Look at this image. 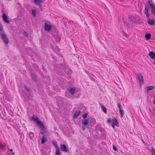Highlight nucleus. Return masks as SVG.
Instances as JSON below:
<instances>
[{"label": "nucleus", "mask_w": 155, "mask_h": 155, "mask_svg": "<svg viewBox=\"0 0 155 155\" xmlns=\"http://www.w3.org/2000/svg\"><path fill=\"white\" fill-rule=\"evenodd\" d=\"M32 119L34 121L36 122L37 125L41 128H43L44 126L43 124L40 121L39 118L36 116H33L32 117Z\"/></svg>", "instance_id": "1"}, {"label": "nucleus", "mask_w": 155, "mask_h": 155, "mask_svg": "<svg viewBox=\"0 0 155 155\" xmlns=\"http://www.w3.org/2000/svg\"><path fill=\"white\" fill-rule=\"evenodd\" d=\"M149 4L150 6L152 14L155 16V5L152 0H149L148 1Z\"/></svg>", "instance_id": "2"}, {"label": "nucleus", "mask_w": 155, "mask_h": 155, "mask_svg": "<svg viewBox=\"0 0 155 155\" xmlns=\"http://www.w3.org/2000/svg\"><path fill=\"white\" fill-rule=\"evenodd\" d=\"M137 78L139 82L140 85H142L144 84V79L143 75L140 74H138L137 75Z\"/></svg>", "instance_id": "3"}, {"label": "nucleus", "mask_w": 155, "mask_h": 155, "mask_svg": "<svg viewBox=\"0 0 155 155\" xmlns=\"http://www.w3.org/2000/svg\"><path fill=\"white\" fill-rule=\"evenodd\" d=\"M89 119H86L83 120L81 124H82V127L83 130H85V126L87 125L89 123Z\"/></svg>", "instance_id": "4"}, {"label": "nucleus", "mask_w": 155, "mask_h": 155, "mask_svg": "<svg viewBox=\"0 0 155 155\" xmlns=\"http://www.w3.org/2000/svg\"><path fill=\"white\" fill-rule=\"evenodd\" d=\"M112 127L113 128H114L115 126L118 127L119 124L118 123L117 120L115 118H113L111 121Z\"/></svg>", "instance_id": "5"}, {"label": "nucleus", "mask_w": 155, "mask_h": 155, "mask_svg": "<svg viewBox=\"0 0 155 155\" xmlns=\"http://www.w3.org/2000/svg\"><path fill=\"white\" fill-rule=\"evenodd\" d=\"M155 87L154 86L151 85L147 86L145 88V90L147 92H148L150 90H152L154 89Z\"/></svg>", "instance_id": "6"}, {"label": "nucleus", "mask_w": 155, "mask_h": 155, "mask_svg": "<svg viewBox=\"0 0 155 155\" xmlns=\"http://www.w3.org/2000/svg\"><path fill=\"white\" fill-rule=\"evenodd\" d=\"M61 150L65 152H67L68 151V149L67 148L65 145L64 144H62L61 146Z\"/></svg>", "instance_id": "7"}, {"label": "nucleus", "mask_w": 155, "mask_h": 155, "mask_svg": "<svg viewBox=\"0 0 155 155\" xmlns=\"http://www.w3.org/2000/svg\"><path fill=\"white\" fill-rule=\"evenodd\" d=\"M2 18L4 21L6 23H9V21L8 20L7 17L5 14H3L2 15Z\"/></svg>", "instance_id": "8"}, {"label": "nucleus", "mask_w": 155, "mask_h": 155, "mask_svg": "<svg viewBox=\"0 0 155 155\" xmlns=\"http://www.w3.org/2000/svg\"><path fill=\"white\" fill-rule=\"evenodd\" d=\"M51 25L45 23V30L48 31H50L51 30Z\"/></svg>", "instance_id": "9"}, {"label": "nucleus", "mask_w": 155, "mask_h": 155, "mask_svg": "<svg viewBox=\"0 0 155 155\" xmlns=\"http://www.w3.org/2000/svg\"><path fill=\"white\" fill-rule=\"evenodd\" d=\"M149 55L151 58L154 59H155V53L153 51H150L149 54Z\"/></svg>", "instance_id": "10"}, {"label": "nucleus", "mask_w": 155, "mask_h": 155, "mask_svg": "<svg viewBox=\"0 0 155 155\" xmlns=\"http://www.w3.org/2000/svg\"><path fill=\"white\" fill-rule=\"evenodd\" d=\"M144 13L146 15V17L147 18V19H149V15L148 13V9L147 8L145 7V11Z\"/></svg>", "instance_id": "11"}, {"label": "nucleus", "mask_w": 155, "mask_h": 155, "mask_svg": "<svg viewBox=\"0 0 155 155\" xmlns=\"http://www.w3.org/2000/svg\"><path fill=\"white\" fill-rule=\"evenodd\" d=\"M68 90L72 94H73L74 93L75 89L74 87L70 88L68 89Z\"/></svg>", "instance_id": "12"}, {"label": "nucleus", "mask_w": 155, "mask_h": 155, "mask_svg": "<svg viewBox=\"0 0 155 155\" xmlns=\"http://www.w3.org/2000/svg\"><path fill=\"white\" fill-rule=\"evenodd\" d=\"M0 34L2 39H7L6 36L3 30L0 31Z\"/></svg>", "instance_id": "13"}, {"label": "nucleus", "mask_w": 155, "mask_h": 155, "mask_svg": "<svg viewBox=\"0 0 155 155\" xmlns=\"http://www.w3.org/2000/svg\"><path fill=\"white\" fill-rule=\"evenodd\" d=\"M148 23L150 24L151 25H153L154 24V21L152 19H148Z\"/></svg>", "instance_id": "14"}, {"label": "nucleus", "mask_w": 155, "mask_h": 155, "mask_svg": "<svg viewBox=\"0 0 155 155\" xmlns=\"http://www.w3.org/2000/svg\"><path fill=\"white\" fill-rule=\"evenodd\" d=\"M31 75L32 80L34 81H36L37 80V78L35 75L34 74L31 73Z\"/></svg>", "instance_id": "15"}, {"label": "nucleus", "mask_w": 155, "mask_h": 155, "mask_svg": "<svg viewBox=\"0 0 155 155\" xmlns=\"http://www.w3.org/2000/svg\"><path fill=\"white\" fill-rule=\"evenodd\" d=\"M34 2L36 4L40 5L42 2V0H34Z\"/></svg>", "instance_id": "16"}, {"label": "nucleus", "mask_w": 155, "mask_h": 155, "mask_svg": "<svg viewBox=\"0 0 155 155\" xmlns=\"http://www.w3.org/2000/svg\"><path fill=\"white\" fill-rule=\"evenodd\" d=\"M102 110L105 114H107V111L106 108L102 105H101Z\"/></svg>", "instance_id": "17"}, {"label": "nucleus", "mask_w": 155, "mask_h": 155, "mask_svg": "<svg viewBox=\"0 0 155 155\" xmlns=\"http://www.w3.org/2000/svg\"><path fill=\"white\" fill-rule=\"evenodd\" d=\"M80 114V111H78L76 112L74 114V118H76Z\"/></svg>", "instance_id": "18"}, {"label": "nucleus", "mask_w": 155, "mask_h": 155, "mask_svg": "<svg viewBox=\"0 0 155 155\" xmlns=\"http://www.w3.org/2000/svg\"><path fill=\"white\" fill-rule=\"evenodd\" d=\"M151 36V35L149 33H147L145 35V37L146 39H150Z\"/></svg>", "instance_id": "19"}, {"label": "nucleus", "mask_w": 155, "mask_h": 155, "mask_svg": "<svg viewBox=\"0 0 155 155\" xmlns=\"http://www.w3.org/2000/svg\"><path fill=\"white\" fill-rule=\"evenodd\" d=\"M119 112L121 117H123L124 115V111L123 109H120Z\"/></svg>", "instance_id": "20"}, {"label": "nucleus", "mask_w": 155, "mask_h": 155, "mask_svg": "<svg viewBox=\"0 0 155 155\" xmlns=\"http://www.w3.org/2000/svg\"><path fill=\"white\" fill-rule=\"evenodd\" d=\"M53 142L55 147L57 148V149H59L58 145L56 141H53Z\"/></svg>", "instance_id": "21"}, {"label": "nucleus", "mask_w": 155, "mask_h": 155, "mask_svg": "<svg viewBox=\"0 0 155 155\" xmlns=\"http://www.w3.org/2000/svg\"><path fill=\"white\" fill-rule=\"evenodd\" d=\"M46 141V139L44 137H43L41 140V143L43 144Z\"/></svg>", "instance_id": "22"}, {"label": "nucleus", "mask_w": 155, "mask_h": 155, "mask_svg": "<svg viewBox=\"0 0 155 155\" xmlns=\"http://www.w3.org/2000/svg\"><path fill=\"white\" fill-rule=\"evenodd\" d=\"M55 155H61L60 151L59 149H57V151L56 152Z\"/></svg>", "instance_id": "23"}, {"label": "nucleus", "mask_w": 155, "mask_h": 155, "mask_svg": "<svg viewBox=\"0 0 155 155\" xmlns=\"http://www.w3.org/2000/svg\"><path fill=\"white\" fill-rule=\"evenodd\" d=\"M34 133L32 132H30L29 134V136L31 139H32L34 137Z\"/></svg>", "instance_id": "24"}, {"label": "nucleus", "mask_w": 155, "mask_h": 155, "mask_svg": "<svg viewBox=\"0 0 155 155\" xmlns=\"http://www.w3.org/2000/svg\"><path fill=\"white\" fill-rule=\"evenodd\" d=\"M32 14L33 16H36V10L35 9L32 10Z\"/></svg>", "instance_id": "25"}, {"label": "nucleus", "mask_w": 155, "mask_h": 155, "mask_svg": "<svg viewBox=\"0 0 155 155\" xmlns=\"http://www.w3.org/2000/svg\"><path fill=\"white\" fill-rule=\"evenodd\" d=\"M3 42L6 45H7L9 42V41L8 39H3Z\"/></svg>", "instance_id": "26"}, {"label": "nucleus", "mask_w": 155, "mask_h": 155, "mask_svg": "<svg viewBox=\"0 0 155 155\" xmlns=\"http://www.w3.org/2000/svg\"><path fill=\"white\" fill-rule=\"evenodd\" d=\"M5 148V146L4 145L0 143V148L4 149Z\"/></svg>", "instance_id": "27"}, {"label": "nucleus", "mask_w": 155, "mask_h": 155, "mask_svg": "<svg viewBox=\"0 0 155 155\" xmlns=\"http://www.w3.org/2000/svg\"><path fill=\"white\" fill-rule=\"evenodd\" d=\"M3 26H2V24L0 22V31H3Z\"/></svg>", "instance_id": "28"}, {"label": "nucleus", "mask_w": 155, "mask_h": 155, "mask_svg": "<svg viewBox=\"0 0 155 155\" xmlns=\"http://www.w3.org/2000/svg\"><path fill=\"white\" fill-rule=\"evenodd\" d=\"M152 153L153 155H155V150L153 148L152 149Z\"/></svg>", "instance_id": "29"}, {"label": "nucleus", "mask_w": 155, "mask_h": 155, "mask_svg": "<svg viewBox=\"0 0 155 155\" xmlns=\"http://www.w3.org/2000/svg\"><path fill=\"white\" fill-rule=\"evenodd\" d=\"M117 106H118V107L119 108V110L120 109H122L121 106V104H120L118 103V104H117Z\"/></svg>", "instance_id": "30"}, {"label": "nucleus", "mask_w": 155, "mask_h": 155, "mask_svg": "<svg viewBox=\"0 0 155 155\" xmlns=\"http://www.w3.org/2000/svg\"><path fill=\"white\" fill-rule=\"evenodd\" d=\"M87 114H84L83 115V117L84 118H85L87 117Z\"/></svg>", "instance_id": "31"}, {"label": "nucleus", "mask_w": 155, "mask_h": 155, "mask_svg": "<svg viewBox=\"0 0 155 155\" xmlns=\"http://www.w3.org/2000/svg\"><path fill=\"white\" fill-rule=\"evenodd\" d=\"M113 149L115 151H117V149L114 146H113Z\"/></svg>", "instance_id": "32"}, {"label": "nucleus", "mask_w": 155, "mask_h": 155, "mask_svg": "<svg viewBox=\"0 0 155 155\" xmlns=\"http://www.w3.org/2000/svg\"><path fill=\"white\" fill-rule=\"evenodd\" d=\"M107 122L108 123H110L111 122V120L110 118L108 119Z\"/></svg>", "instance_id": "33"}, {"label": "nucleus", "mask_w": 155, "mask_h": 155, "mask_svg": "<svg viewBox=\"0 0 155 155\" xmlns=\"http://www.w3.org/2000/svg\"><path fill=\"white\" fill-rule=\"evenodd\" d=\"M132 17H133V16H132L130 15L129 16V18L130 19H131Z\"/></svg>", "instance_id": "34"}, {"label": "nucleus", "mask_w": 155, "mask_h": 155, "mask_svg": "<svg viewBox=\"0 0 155 155\" xmlns=\"http://www.w3.org/2000/svg\"><path fill=\"white\" fill-rule=\"evenodd\" d=\"M153 63L155 65V58L153 60Z\"/></svg>", "instance_id": "35"}, {"label": "nucleus", "mask_w": 155, "mask_h": 155, "mask_svg": "<svg viewBox=\"0 0 155 155\" xmlns=\"http://www.w3.org/2000/svg\"><path fill=\"white\" fill-rule=\"evenodd\" d=\"M25 88H26V90L27 91H29V89H28V88H27L26 87H25Z\"/></svg>", "instance_id": "36"}, {"label": "nucleus", "mask_w": 155, "mask_h": 155, "mask_svg": "<svg viewBox=\"0 0 155 155\" xmlns=\"http://www.w3.org/2000/svg\"><path fill=\"white\" fill-rule=\"evenodd\" d=\"M25 35L26 36H27V35H27V33L26 32H25Z\"/></svg>", "instance_id": "37"}, {"label": "nucleus", "mask_w": 155, "mask_h": 155, "mask_svg": "<svg viewBox=\"0 0 155 155\" xmlns=\"http://www.w3.org/2000/svg\"><path fill=\"white\" fill-rule=\"evenodd\" d=\"M153 103L155 105V100H154Z\"/></svg>", "instance_id": "38"}, {"label": "nucleus", "mask_w": 155, "mask_h": 155, "mask_svg": "<svg viewBox=\"0 0 155 155\" xmlns=\"http://www.w3.org/2000/svg\"><path fill=\"white\" fill-rule=\"evenodd\" d=\"M124 35H125V36H126V34H124Z\"/></svg>", "instance_id": "39"}, {"label": "nucleus", "mask_w": 155, "mask_h": 155, "mask_svg": "<svg viewBox=\"0 0 155 155\" xmlns=\"http://www.w3.org/2000/svg\"><path fill=\"white\" fill-rule=\"evenodd\" d=\"M10 150H11V151H12V149H11Z\"/></svg>", "instance_id": "40"}]
</instances>
